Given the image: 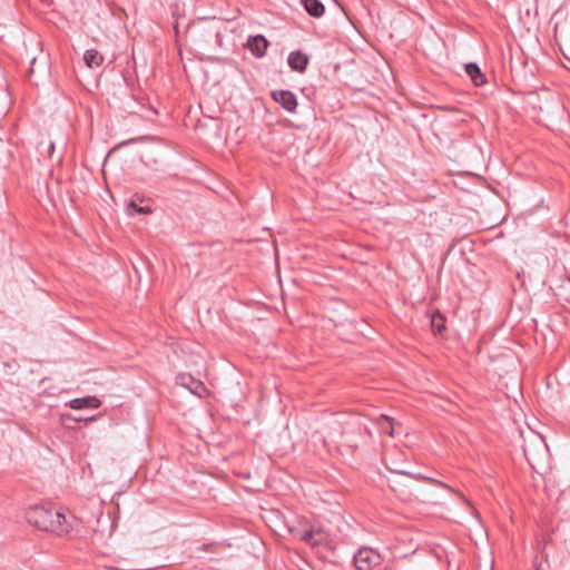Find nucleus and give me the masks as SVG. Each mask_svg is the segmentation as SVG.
Here are the masks:
<instances>
[{"label":"nucleus","instance_id":"obj_12","mask_svg":"<svg viewBox=\"0 0 570 570\" xmlns=\"http://www.w3.org/2000/svg\"><path fill=\"white\" fill-rule=\"evenodd\" d=\"M445 316H443L439 311L433 313L431 316V327L435 334H442L445 327Z\"/></svg>","mask_w":570,"mask_h":570},{"label":"nucleus","instance_id":"obj_6","mask_svg":"<svg viewBox=\"0 0 570 570\" xmlns=\"http://www.w3.org/2000/svg\"><path fill=\"white\" fill-rule=\"evenodd\" d=\"M309 62V58L306 53L301 50L292 51L288 55L287 63L293 71L303 73Z\"/></svg>","mask_w":570,"mask_h":570},{"label":"nucleus","instance_id":"obj_21","mask_svg":"<svg viewBox=\"0 0 570 570\" xmlns=\"http://www.w3.org/2000/svg\"><path fill=\"white\" fill-rule=\"evenodd\" d=\"M382 570H394V569H393V567L386 564V566H384V568Z\"/></svg>","mask_w":570,"mask_h":570},{"label":"nucleus","instance_id":"obj_18","mask_svg":"<svg viewBox=\"0 0 570 570\" xmlns=\"http://www.w3.org/2000/svg\"><path fill=\"white\" fill-rule=\"evenodd\" d=\"M36 63V57H33L31 60H30V68L28 70V77L31 78L32 73L35 72V69H33V66Z\"/></svg>","mask_w":570,"mask_h":570},{"label":"nucleus","instance_id":"obj_10","mask_svg":"<svg viewBox=\"0 0 570 570\" xmlns=\"http://www.w3.org/2000/svg\"><path fill=\"white\" fill-rule=\"evenodd\" d=\"M301 3L313 18H321L325 12V7L320 0H301Z\"/></svg>","mask_w":570,"mask_h":570},{"label":"nucleus","instance_id":"obj_13","mask_svg":"<svg viewBox=\"0 0 570 570\" xmlns=\"http://www.w3.org/2000/svg\"><path fill=\"white\" fill-rule=\"evenodd\" d=\"M385 465L386 468L392 472V473H395V474H401V475H405L410 479H413V480H420V479H424L421 474H414V473H411L410 471H407L406 469H404L402 465L400 464H396L394 461L391 462V464H389L386 461H385Z\"/></svg>","mask_w":570,"mask_h":570},{"label":"nucleus","instance_id":"obj_11","mask_svg":"<svg viewBox=\"0 0 570 570\" xmlns=\"http://www.w3.org/2000/svg\"><path fill=\"white\" fill-rule=\"evenodd\" d=\"M83 61L89 68H98L104 62V56L96 49L85 51Z\"/></svg>","mask_w":570,"mask_h":570},{"label":"nucleus","instance_id":"obj_14","mask_svg":"<svg viewBox=\"0 0 570 570\" xmlns=\"http://www.w3.org/2000/svg\"><path fill=\"white\" fill-rule=\"evenodd\" d=\"M150 210L147 207L138 206L136 203L130 202L128 205V214L134 216L136 214H147Z\"/></svg>","mask_w":570,"mask_h":570},{"label":"nucleus","instance_id":"obj_9","mask_svg":"<svg viewBox=\"0 0 570 570\" xmlns=\"http://www.w3.org/2000/svg\"><path fill=\"white\" fill-rule=\"evenodd\" d=\"M466 75L471 78L473 83L478 87L487 82L484 73L475 62H469L464 66Z\"/></svg>","mask_w":570,"mask_h":570},{"label":"nucleus","instance_id":"obj_22","mask_svg":"<svg viewBox=\"0 0 570 570\" xmlns=\"http://www.w3.org/2000/svg\"><path fill=\"white\" fill-rule=\"evenodd\" d=\"M568 281L570 282V276L568 277Z\"/></svg>","mask_w":570,"mask_h":570},{"label":"nucleus","instance_id":"obj_19","mask_svg":"<svg viewBox=\"0 0 570 570\" xmlns=\"http://www.w3.org/2000/svg\"><path fill=\"white\" fill-rule=\"evenodd\" d=\"M383 431H384L385 433H387L389 435L393 436V428H392V426H391L390 429H387V428H383Z\"/></svg>","mask_w":570,"mask_h":570},{"label":"nucleus","instance_id":"obj_1","mask_svg":"<svg viewBox=\"0 0 570 570\" xmlns=\"http://www.w3.org/2000/svg\"><path fill=\"white\" fill-rule=\"evenodd\" d=\"M28 522L42 531H49L57 535H65L77 530L81 521L71 513L46 505L30 507L26 512Z\"/></svg>","mask_w":570,"mask_h":570},{"label":"nucleus","instance_id":"obj_4","mask_svg":"<svg viewBox=\"0 0 570 570\" xmlns=\"http://www.w3.org/2000/svg\"><path fill=\"white\" fill-rule=\"evenodd\" d=\"M268 46L269 42L263 35L250 36L246 42V48L257 58L265 56Z\"/></svg>","mask_w":570,"mask_h":570},{"label":"nucleus","instance_id":"obj_17","mask_svg":"<svg viewBox=\"0 0 570 570\" xmlns=\"http://www.w3.org/2000/svg\"><path fill=\"white\" fill-rule=\"evenodd\" d=\"M144 138L142 137H138V138H130L121 144H119L116 148H120L121 146H125V145H129V144H136V142H139V141H142Z\"/></svg>","mask_w":570,"mask_h":570},{"label":"nucleus","instance_id":"obj_7","mask_svg":"<svg viewBox=\"0 0 570 570\" xmlns=\"http://www.w3.org/2000/svg\"><path fill=\"white\" fill-rule=\"evenodd\" d=\"M178 379L180 384L187 387L195 395L202 396L206 392L204 383L190 375H180Z\"/></svg>","mask_w":570,"mask_h":570},{"label":"nucleus","instance_id":"obj_15","mask_svg":"<svg viewBox=\"0 0 570 570\" xmlns=\"http://www.w3.org/2000/svg\"><path fill=\"white\" fill-rule=\"evenodd\" d=\"M401 485L399 482H394V484H390L391 489L396 492L403 500H409L411 497V492L405 489L399 487Z\"/></svg>","mask_w":570,"mask_h":570},{"label":"nucleus","instance_id":"obj_16","mask_svg":"<svg viewBox=\"0 0 570 570\" xmlns=\"http://www.w3.org/2000/svg\"><path fill=\"white\" fill-rule=\"evenodd\" d=\"M66 417L72 420L73 422H87V421H94L95 420L94 416H91V417H82L81 415L72 416L70 414H67Z\"/></svg>","mask_w":570,"mask_h":570},{"label":"nucleus","instance_id":"obj_8","mask_svg":"<svg viewBox=\"0 0 570 570\" xmlns=\"http://www.w3.org/2000/svg\"><path fill=\"white\" fill-rule=\"evenodd\" d=\"M101 402L96 396H85L71 400L68 405L73 410L98 409Z\"/></svg>","mask_w":570,"mask_h":570},{"label":"nucleus","instance_id":"obj_5","mask_svg":"<svg viewBox=\"0 0 570 570\" xmlns=\"http://www.w3.org/2000/svg\"><path fill=\"white\" fill-rule=\"evenodd\" d=\"M298 538L311 547H318L326 540L323 530L314 527L298 532Z\"/></svg>","mask_w":570,"mask_h":570},{"label":"nucleus","instance_id":"obj_2","mask_svg":"<svg viewBox=\"0 0 570 570\" xmlns=\"http://www.w3.org/2000/svg\"><path fill=\"white\" fill-rule=\"evenodd\" d=\"M353 561L357 570H372L383 562V557L372 548L361 547L355 552Z\"/></svg>","mask_w":570,"mask_h":570},{"label":"nucleus","instance_id":"obj_3","mask_svg":"<svg viewBox=\"0 0 570 570\" xmlns=\"http://www.w3.org/2000/svg\"><path fill=\"white\" fill-rule=\"evenodd\" d=\"M272 98L279 104L286 111L295 112L297 107L296 96L291 90H274Z\"/></svg>","mask_w":570,"mask_h":570},{"label":"nucleus","instance_id":"obj_20","mask_svg":"<svg viewBox=\"0 0 570 570\" xmlns=\"http://www.w3.org/2000/svg\"><path fill=\"white\" fill-rule=\"evenodd\" d=\"M384 421H386L389 423V425H391V419L386 415H382L381 416Z\"/></svg>","mask_w":570,"mask_h":570}]
</instances>
